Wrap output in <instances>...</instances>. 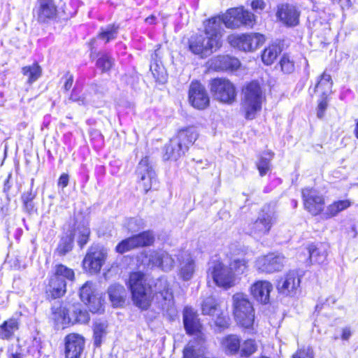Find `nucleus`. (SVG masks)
<instances>
[{
  "instance_id": "nucleus-13",
  "label": "nucleus",
  "mask_w": 358,
  "mask_h": 358,
  "mask_svg": "<svg viewBox=\"0 0 358 358\" xmlns=\"http://www.w3.org/2000/svg\"><path fill=\"white\" fill-rule=\"evenodd\" d=\"M303 206L312 215L320 214L324 208V197L317 190L313 188H305L302 190Z\"/></svg>"
},
{
  "instance_id": "nucleus-48",
  "label": "nucleus",
  "mask_w": 358,
  "mask_h": 358,
  "mask_svg": "<svg viewBox=\"0 0 358 358\" xmlns=\"http://www.w3.org/2000/svg\"><path fill=\"white\" fill-rule=\"evenodd\" d=\"M217 303L215 298L207 297L202 303V311L205 315H213L217 310Z\"/></svg>"
},
{
  "instance_id": "nucleus-41",
  "label": "nucleus",
  "mask_w": 358,
  "mask_h": 358,
  "mask_svg": "<svg viewBox=\"0 0 358 358\" xmlns=\"http://www.w3.org/2000/svg\"><path fill=\"white\" fill-rule=\"evenodd\" d=\"M133 236L136 241L137 248L150 245L155 241V236L150 231H143Z\"/></svg>"
},
{
  "instance_id": "nucleus-50",
  "label": "nucleus",
  "mask_w": 358,
  "mask_h": 358,
  "mask_svg": "<svg viewBox=\"0 0 358 358\" xmlns=\"http://www.w3.org/2000/svg\"><path fill=\"white\" fill-rule=\"evenodd\" d=\"M145 226V222L142 218L140 217H131L128 219L126 227L128 230L131 232L137 231L139 229L143 228Z\"/></svg>"
},
{
  "instance_id": "nucleus-40",
  "label": "nucleus",
  "mask_w": 358,
  "mask_h": 358,
  "mask_svg": "<svg viewBox=\"0 0 358 358\" xmlns=\"http://www.w3.org/2000/svg\"><path fill=\"white\" fill-rule=\"evenodd\" d=\"M308 250L310 262L321 264L326 259L327 252L324 250H321L315 245H311L308 247Z\"/></svg>"
},
{
  "instance_id": "nucleus-2",
  "label": "nucleus",
  "mask_w": 358,
  "mask_h": 358,
  "mask_svg": "<svg viewBox=\"0 0 358 358\" xmlns=\"http://www.w3.org/2000/svg\"><path fill=\"white\" fill-rule=\"evenodd\" d=\"M204 35L193 36L189 43V50L201 57L208 56L222 45L221 20L212 17L204 23Z\"/></svg>"
},
{
  "instance_id": "nucleus-23",
  "label": "nucleus",
  "mask_w": 358,
  "mask_h": 358,
  "mask_svg": "<svg viewBox=\"0 0 358 358\" xmlns=\"http://www.w3.org/2000/svg\"><path fill=\"white\" fill-rule=\"evenodd\" d=\"M81 300L90 306L91 311L96 312L101 305L100 299L96 294L94 285L91 282H85L80 290Z\"/></svg>"
},
{
  "instance_id": "nucleus-11",
  "label": "nucleus",
  "mask_w": 358,
  "mask_h": 358,
  "mask_svg": "<svg viewBox=\"0 0 358 358\" xmlns=\"http://www.w3.org/2000/svg\"><path fill=\"white\" fill-rule=\"evenodd\" d=\"M197 133L193 127L181 129L176 137L171 140L170 146L172 151L169 153L173 157H181L185 154L189 145L197 138Z\"/></svg>"
},
{
  "instance_id": "nucleus-21",
  "label": "nucleus",
  "mask_w": 358,
  "mask_h": 358,
  "mask_svg": "<svg viewBox=\"0 0 358 358\" xmlns=\"http://www.w3.org/2000/svg\"><path fill=\"white\" fill-rule=\"evenodd\" d=\"M149 265L160 268L164 271H171L175 264L173 257L166 251H152L148 255Z\"/></svg>"
},
{
  "instance_id": "nucleus-55",
  "label": "nucleus",
  "mask_w": 358,
  "mask_h": 358,
  "mask_svg": "<svg viewBox=\"0 0 358 358\" xmlns=\"http://www.w3.org/2000/svg\"><path fill=\"white\" fill-rule=\"evenodd\" d=\"M280 64L282 70L287 73H291L294 70V64L288 56H283Z\"/></svg>"
},
{
  "instance_id": "nucleus-64",
  "label": "nucleus",
  "mask_w": 358,
  "mask_h": 358,
  "mask_svg": "<svg viewBox=\"0 0 358 358\" xmlns=\"http://www.w3.org/2000/svg\"><path fill=\"white\" fill-rule=\"evenodd\" d=\"M355 136L358 138V119L356 120V126L354 130Z\"/></svg>"
},
{
  "instance_id": "nucleus-57",
  "label": "nucleus",
  "mask_w": 358,
  "mask_h": 358,
  "mask_svg": "<svg viewBox=\"0 0 358 358\" xmlns=\"http://www.w3.org/2000/svg\"><path fill=\"white\" fill-rule=\"evenodd\" d=\"M209 66L210 69L215 71H224V68H222V66H224L222 56H218L211 59Z\"/></svg>"
},
{
  "instance_id": "nucleus-15",
  "label": "nucleus",
  "mask_w": 358,
  "mask_h": 358,
  "mask_svg": "<svg viewBox=\"0 0 358 358\" xmlns=\"http://www.w3.org/2000/svg\"><path fill=\"white\" fill-rule=\"evenodd\" d=\"M285 263V258L280 254H268L259 257L255 262L256 268L262 273H273L280 271Z\"/></svg>"
},
{
  "instance_id": "nucleus-63",
  "label": "nucleus",
  "mask_w": 358,
  "mask_h": 358,
  "mask_svg": "<svg viewBox=\"0 0 358 358\" xmlns=\"http://www.w3.org/2000/svg\"><path fill=\"white\" fill-rule=\"evenodd\" d=\"M8 358H22V355L20 352L16 350L15 352H11Z\"/></svg>"
},
{
  "instance_id": "nucleus-49",
  "label": "nucleus",
  "mask_w": 358,
  "mask_h": 358,
  "mask_svg": "<svg viewBox=\"0 0 358 358\" xmlns=\"http://www.w3.org/2000/svg\"><path fill=\"white\" fill-rule=\"evenodd\" d=\"M222 61L224 71H234L240 66V62L237 58L230 57L229 55H223Z\"/></svg>"
},
{
  "instance_id": "nucleus-60",
  "label": "nucleus",
  "mask_w": 358,
  "mask_h": 358,
  "mask_svg": "<svg viewBox=\"0 0 358 358\" xmlns=\"http://www.w3.org/2000/svg\"><path fill=\"white\" fill-rule=\"evenodd\" d=\"M215 324L220 328H226L228 327V320L224 316H219L215 320Z\"/></svg>"
},
{
  "instance_id": "nucleus-36",
  "label": "nucleus",
  "mask_w": 358,
  "mask_h": 358,
  "mask_svg": "<svg viewBox=\"0 0 358 358\" xmlns=\"http://www.w3.org/2000/svg\"><path fill=\"white\" fill-rule=\"evenodd\" d=\"M108 324L105 321H97L94 325V345L100 346L102 342V338L107 334Z\"/></svg>"
},
{
  "instance_id": "nucleus-12",
  "label": "nucleus",
  "mask_w": 358,
  "mask_h": 358,
  "mask_svg": "<svg viewBox=\"0 0 358 358\" xmlns=\"http://www.w3.org/2000/svg\"><path fill=\"white\" fill-rule=\"evenodd\" d=\"M208 278L221 287L229 288L234 285L235 276L231 269L221 262H213L208 271Z\"/></svg>"
},
{
  "instance_id": "nucleus-45",
  "label": "nucleus",
  "mask_w": 358,
  "mask_h": 358,
  "mask_svg": "<svg viewBox=\"0 0 358 358\" xmlns=\"http://www.w3.org/2000/svg\"><path fill=\"white\" fill-rule=\"evenodd\" d=\"M117 27L115 25H109L104 29H102L101 32L99 34V38L105 41V43L109 42L110 40L115 38L117 35Z\"/></svg>"
},
{
  "instance_id": "nucleus-24",
  "label": "nucleus",
  "mask_w": 358,
  "mask_h": 358,
  "mask_svg": "<svg viewBox=\"0 0 358 358\" xmlns=\"http://www.w3.org/2000/svg\"><path fill=\"white\" fill-rule=\"evenodd\" d=\"M273 289L272 284L267 280H259L255 282L250 288L253 297L262 303L269 302L270 293Z\"/></svg>"
},
{
  "instance_id": "nucleus-62",
  "label": "nucleus",
  "mask_w": 358,
  "mask_h": 358,
  "mask_svg": "<svg viewBox=\"0 0 358 358\" xmlns=\"http://www.w3.org/2000/svg\"><path fill=\"white\" fill-rule=\"evenodd\" d=\"M73 80L72 76L70 75L66 77V81L64 83V89L66 90H69L71 87L73 85Z\"/></svg>"
},
{
  "instance_id": "nucleus-6",
  "label": "nucleus",
  "mask_w": 358,
  "mask_h": 358,
  "mask_svg": "<svg viewBox=\"0 0 358 358\" xmlns=\"http://www.w3.org/2000/svg\"><path fill=\"white\" fill-rule=\"evenodd\" d=\"M74 277L73 270L63 264L57 265L54 274L50 278L47 293L53 299L62 296L66 291V280L73 281Z\"/></svg>"
},
{
  "instance_id": "nucleus-18",
  "label": "nucleus",
  "mask_w": 358,
  "mask_h": 358,
  "mask_svg": "<svg viewBox=\"0 0 358 358\" xmlns=\"http://www.w3.org/2000/svg\"><path fill=\"white\" fill-rule=\"evenodd\" d=\"M85 347L84 338L78 334H70L65 337L66 358H80Z\"/></svg>"
},
{
  "instance_id": "nucleus-35",
  "label": "nucleus",
  "mask_w": 358,
  "mask_h": 358,
  "mask_svg": "<svg viewBox=\"0 0 358 358\" xmlns=\"http://www.w3.org/2000/svg\"><path fill=\"white\" fill-rule=\"evenodd\" d=\"M22 73L27 78L29 83L31 84L41 76V68L38 64H33L22 68Z\"/></svg>"
},
{
  "instance_id": "nucleus-1",
  "label": "nucleus",
  "mask_w": 358,
  "mask_h": 358,
  "mask_svg": "<svg viewBox=\"0 0 358 358\" xmlns=\"http://www.w3.org/2000/svg\"><path fill=\"white\" fill-rule=\"evenodd\" d=\"M132 300L138 308L146 310L151 305L155 295L159 307L169 315L176 313L175 301L172 289L166 279L161 278L156 280L153 287L131 292Z\"/></svg>"
},
{
  "instance_id": "nucleus-26",
  "label": "nucleus",
  "mask_w": 358,
  "mask_h": 358,
  "mask_svg": "<svg viewBox=\"0 0 358 358\" xmlns=\"http://www.w3.org/2000/svg\"><path fill=\"white\" fill-rule=\"evenodd\" d=\"M220 347L227 355H238L241 348V338L236 334L227 335L221 339Z\"/></svg>"
},
{
  "instance_id": "nucleus-39",
  "label": "nucleus",
  "mask_w": 358,
  "mask_h": 358,
  "mask_svg": "<svg viewBox=\"0 0 358 358\" xmlns=\"http://www.w3.org/2000/svg\"><path fill=\"white\" fill-rule=\"evenodd\" d=\"M73 238L71 236H63L55 250V254L58 256H64L73 248Z\"/></svg>"
},
{
  "instance_id": "nucleus-28",
  "label": "nucleus",
  "mask_w": 358,
  "mask_h": 358,
  "mask_svg": "<svg viewBox=\"0 0 358 358\" xmlns=\"http://www.w3.org/2000/svg\"><path fill=\"white\" fill-rule=\"evenodd\" d=\"M194 271V260L189 255H187L180 264L178 275L183 280L187 281L192 279Z\"/></svg>"
},
{
  "instance_id": "nucleus-27",
  "label": "nucleus",
  "mask_w": 358,
  "mask_h": 358,
  "mask_svg": "<svg viewBox=\"0 0 358 358\" xmlns=\"http://www.w3.org/2000/svg\"><path fill=\"white\" fill-rule=\"evenodd\" d=\"M352 203L350 200H339L334 201L332 203L327 206L325 210L322 213V217L329 219L338 215L339 213L348 208Z\"/></svg>"
},
{
  "instance_id": "nucleus-4",
  "label": "nucleus",
  "mask_w": 358,
  "mask_h": 358,
  "mask_svg": "<svg viewBox=\"0 0 358 358\" xmlns=\"http://www.w3.org/2000/svg\"><path fill=\"white\" fill-rule=\"evenodd\" d=\"M232 307L236 322L246 329L252 327L255 320L254 308L247 295L243 293L234 294Z\"/></svg>"
},
{
  "instance_id": "nucleus-56",
  "label": "nucleus",
  "mask_w": 358,
  "mask_h": 358,
  "mask_svg": "<svg viewBox=\"0 0 358 358\" xmlns=\"http://www.w3.org/2000/svg\"><path fill=\"white\" fill-rule=\"evenodd\" d=\"M327 96H322L321 99L319 101L317 112V115L319 118L323 117L324 112L327 108Z\"/></svg>"
},
{
  "instance_id": "nucleus-54",
  "label": "nucleus",
  "mask_w": 358,
  "mask_h": 358,
  "mask_svg": "<svg viewBox=\"0 0 358 358\" xmlns=\"http://www.w3.org/2000/svg\"><path fill=\"white\" fill-rule=\"evenodd\" d=\"M70 99L73 101L77 102L80 105H86L89 103V100L86 96H80V92L78 89H73Z\"/></svg>"
},
{
  "instance_id": "nucleus-59",
  "label": "nucleus",
  "mask_w": 358,
  "mask_h": 358,
  "mask_svg": "<svg viewBox=\"0 0 358 358\" xmlns=\"http://www.w3.org/2000/svg\"><path fill=\"white\" fill-rule=\"evenodd\" d=\"M69 181V175L66 173H63L61 175V176L59 178L58 186L62 187V189H64V187H66L68 185Z\"/></svg>"
},
{
  "instance_id": "nucleus-43",
  "label": "nucleus",
  "mask_w": 358,
  "mask_h": 358,
  "mask_svg": "<svg viewBox=\"0 0 358 358\" xmlns=\"http://www.w3.org/2000/svg\"><path fill=\"white\" fill-rule=\"evenodd\" d=\"M134 236L122 241L115 248L117 252L123 254L137 248Z\"/></svg>"
},
{
  "instance_id": "nucleus-17",
  "label": "nucleus",
  "mask_w": 358,
  "mask_h": 358,
  "mask_svg": "<svg viewBox=\"0 0 358 358\" xmlns=\"http://www.w3.org/2000/svg\"><path fill=\"white\" fill-rule=\"evenodd\" d=\"M301 282L298 273L294 271L288 272L278 282L277 289L280 293L285 296L296 294Z\"/></svg>"
},
{
  "instance_id": "nucleus-19",
  "label": "nucleus",
  "mask_w": 358,
  "mask_h": 358,
  "mask_svg": "<svg viewBox=\"0 0 358 358\" xmlns=\"http://www.w3.org/2000/svg\"><path fill=\"white\" fill-rule=\"evenodd\" d=\"M183 323L187 334L196 335V339H199L200 336L203 338L201 334L202 325L198 318L197 313L194 310L189 307H186L183 310Z\"/></svg>"
},
{
  "instance_id": "nucleus-25",
  "label": "nucleus",
  "mask_w": 358,
  "mask_h": 358,
  "mask_svg": "<svg viewBox=\"0 0 358 358\" xmlns=\"http://www.w3.org/2000/svg\"><path fill=\"white\" fill-rule=\"evenodd\" d=\"M204 343L205 339L201 336L190 341L183 350V358H202L206 350Z\"/></svg>"
},
{
  "instance_id": "nucleus-14",
  "label": "nucleus",
  "mask_w": 358,
  "mask_h": 358,
  "mask_svg": "<svg viewBox=\"0 0 358 358\" xmlns=\"http://www.w3.org/2000/svg\"><path fill=\"white\" fill-rule=\"evenodd\" d=\"M188 98L191 106L198 110H203L210 104V96L206 88L198 81L191 83Z\"/></svg>"
},
{
  "instance_id": "nucleus-33",
  "label": "nucleus",
  "mask_w": 358,
  "mask_h": 358,
  "mask_svg": "<svg viewBox=\"0 0 358 358\" xmlns=\"http://www.w3.org/2000/svg\"><path fill=\"white\" fill-rule=\"evenodd\" d=\"M332 80L330 75L322 73L314 87V92H320L322 96H328L331 92Z\"/></svg>"
},
{
  "instance_id": "nucleus-10",
  "label": "nucleus",
  "mask_w": 358,
  "mask_h": 358,
  "mask_svg": "<svg viewBox=\"0 0 358 358\" xmlns=\"http://www.w3.org/2000/svg\"><path fill=\"white\" fill-rule=\"evenodd\" d=\"M230 45L245 52H253L265 41L264 35L259 33H248L231 35L228 37Z\"/></svg>"
},
{
  "instance_id": "nucleus-8",
  "label": "nucleus",
  "mask_w": 358,
  "mask_h": 358,
  "mask_svg": "<svg viewBox=\"0 0 358 358\" xmlns=\"http://www.w3.org/2000/svg\"><path fill=\"white\" fill-rule=\"evenodd\" d=\"M209 87L213 97L220 102L230 104L236 100V87L228 79L214 78L210 81Z\"/></svg>"
},
{
  "instance_id": "nucleus-32",
  "label": "nucleus",
  "mask_w": 358,
  "mask_h": 358,
  "mask_svg": "<svg viewBox=\"0 0 358 358\" xmlns=\"http://www.w3.org/2000/svg\"><path fill=\"white\" fill-rule=\"evenodd\" d=\"M108 292L113 306H119L124 303L125 289L122 285L119 284L113 285L108 288Z\"/></svg>"
},
{
  "instance_id": "nucleus-52",
  "label": "nucleus",
  "mask_w": 358,
  "mask_h": 358,
  "mask_svg": "<svg viewBox=\"0 0 358 358\" xmlns=\"http://www.w3.org/2000/svg\"><path fill=\"white\" fill-rule=\"evenodd\" d=\"M256 165L261 176H264L271 170V166L268 158H259Z\"/></svg>"
},
{
  "instance_id": "nucleus-61",
  "label": "nucleus",
  "mask_w": 358,
  "mask_h": 358,
  "mask_svg": "<svg viewBox=\"0 0 358 358\" xmlns=\"http://www.w3.org/2000/svg\"><path fill=\"white\" fill-rule=\"evenodd\" d=\"M351 336V331L349 328L345 327L342 330L341 338L344 341H347Z\"/></svg>"
},
{
  "instance_id": "nucleus-46",
  "label": "nucleus",
  "mask_w": 358,
  "mask_h": 358,
  "mask_svg": "<svg viewBox=\"0 0 358 358\" xmlns=\"http://www.w3.org/2000/svg\"><path fill=\"white\" fill-rule=\"evenodd\" d=\"M150 71L155 80L159 83H163L166 80V71L162 65L157 63L151 64Z\"/></svg>"
},
{
  "instance_id": "nucleus-47",
  "label": "nucleus",
  "mask_w": 358,
  "mask_h": 358,
  "mask_svg": "<svg viewBox=\"0 0 358 358\" xmlns=\"http://www.w3.org/2000/svg\"><path fill=\"white\" fill-rule=\"evenodd\" d=\"M231 271L234 270L237 274L243 273L248 268V261L243 259H234L230 263Z\"/></svg>"
},
{
  "instance_id": "nucleus-58",
  "label": "nucleus",
  "mask_w": 358,
  "mask_h": 358,
  "mask_svg": "<svg viewBox=\"0 0 358 358\" xmlns=\"http://www.w3.org/2000/svg\"><path fill=\"white\" fill-rule=\"evenodd\" d=\"M252 8L256 12H260L265 8L266 3L263 0H254L251 3Z\"/></svg>"
},
{
  "instance_id": "nucleus-31",
  "label": "nucleus",
  "mask_w": 358,
  "mask_h": 358,
  "mask_svg": "<svg viewBox=\"0 0 358 358\" xmlns=\"http://www.w3.org/2000/svg\"><path fill=\"white\" fill-rule=\"evenodd\" d=\"M52 313L53 319L57 324L62 325L71 324V307L67 308L63 306H53Z\"/></svg>"
},
{
  "instance_id": "nucleus-38",
  "label": "nucleus",
  "mask_w": 358,
  "mask_h": 358,
  "mask_svg": "<svg viewBox=\"0 0 358 358\" xmlns=\"http://www.w3.org/2000/svg\"><path fill=\"white\" fill-rule=\"evenodd\" d=\"M257 350V342L253 339H247L242 343L238 354L241 357H249Z\"/></svg>"
},
{
  "instance_id": "nucleus-30",
  "label": "nucleus",
  "mask_w": 358,
  "mask_h": 358,
  "mask_svg": "<svg viewBox=\"0 0 358 358\" xmlns=\"http://www.w3.org/2000/svg\"><path fill=\"white\" fill-rule=\"evenodd\" d=\"M149 286L151 285L147 282V278L142 272L137 271L130 274L129 287L131 292L137 291Z\"/></svg>"
},
{
  "instance_id": "nucleus-51",
  "label": "nucleus",
  "mask_w": 358,
  "mask_h": 358,
  "mask_svg": "<svg viewBox=\"0 0 358 358\" xmlns=\"http://www.w3.org/2000/svg\"><path fill=\"white\" fill-rule=\"evenodd\" d=\"M113 65V59L108 55H102L96 62V66L102 71H108Z\"/></svg>"
},
{
  "instance_id": "nucleus-42",
  "label": "nucleus",
  "mask_w": 358,
  "mask_h": 358,
  "mask_svg": "<svg viewBox=\"0 0 358 358\" xmlns=\"http://www.w3.org/2000/svg\"><path fill=\"white\" fill-rule=\"evenodd\" d=\"M90 230L88 226L83 224L78 226L75 231V235L77 236V241L78 245L83 248L89 241Z\"/></svg>"
},
{
  "instance_id": "nucleus-20",
  "label": "nucleus",
  "mask_w": 358,
  "mask_h": 358,
  "mask_svg": "<svg viewBox=\"0 0 358 358\" xmlns=\"http://www.w3.org/2000/svg\"><path fill=\"white\" fill-rule=\"evenodd\" d=\"M276 16L286 26L294 27L299 24L300 12L293 5L281 4L278 6Z\"/></svg>"
},
{
  "instance_id": "nucleus-3",
  "label": "nucleus",
  "mask_w": 358,
  "mask_h": 358,
  "mask_svg": "<svg viewBox=\"0 0 358 358\" xmlns=\"http://www.w3.org/2000/svg\"><path fill=\"white\" fill-rule=\"evenodd\" d=\"M264 96L257 82L252 81L243 89L241 111L247 120H253L262 110Z\"/></svg>"
},
{
  "instance_id": "nucleus-44",
  "label": "nucleus",
  "mask_w": 358,
  "mask_h": 358,
  "mask_svg": "<svg viewBox=\"0 0 358 358\" xmlns=\"http://www.w3.org/2000/svg\"><path fill=\"white\" fill-rule=\"evenodd\" d=\"M134 236L122 241L115 248L117 252L123 254L137 248Z\"/></svg>"
},
{
  "instance_id": "nucleus-53",
  "label": "nucleus",
  "mask_w": 358,
  "mask_h": 358,
  "mask_svg": "<svg viewBox=\"0 0 358 358\" xmlns=\"http://www.w3.org/2000/svg\"><path fill=\"white\" fill-rule=\"evenodd\" d=\"M314 357L313 349L310 346L298 350L292 355V358H314Z\"/></svg>"
},
{
  "instance_id": "nucleus-5",
  "label": "nucleus",
  "mask_w": 358,
  "mask_h": 358,
  "mask_svg": "<svg viewBox=\"0 0 358 358\" xmlns=\"http://www.w3.org/2000/svg\"><path fill=\"white\" fill-rule=\"evenodd\" d=\"M276 220V214L270 206H265L257 218L248 224L247 233L256 238L267 235Z\"/></svg>"
},
{
  "instance_id": "nucleus-7",
  "label": "nucleus",
  "mask_w": 358,
  "mask_h": 358,
  "mask_svg": "<svg viewBox=\"0 0 358 358\" xmlns=\"http://www.w3.org/2000/svg\"><path fill=\"white\" fill-rule=\"evenodd\" d=\"M217 17L221 20V31L223 24L230 29L238 28L241 26L252 27L256 21L255 15L243 7L229 9L222 17Z\"/></svg>"
},
{
  "instance_id": "nucleus-29",
  "label": "nucleus",
  "mask_w": 358,
  "mask_h": 358,
  "mask_svg": "<svg viewBox=\"0 0 358 358\" xmlns=\"http://www.w3.org/2000/svg\"><path fill=\"white\" fill-rule=\"evenodd\" d=\"M19 329V324L16 319H9L0 325V338L3 340L11 339Z\"/></svg>"
},
{
  "instance_id": "nucleus-16",
  "label": "nucleus",
  "mask_w": 358,
  "mask_h": 358,
  "mask_svg": "<svg viewBox=\"0 0 358 358\" xmlns=\"http://www.w3.org/2000/svg\"><path fill=\"white\" fill-rule=\"evenodd\" d=\"M136 173L145 192H148L157 182L155 172L150 165L148 158L141 159L137 166Z\"/></svg>"
},
{
  "instance_id": "nucleus-37",
  "label": "nucleus",
  "mask_w": 358,
  "mask_h": 358,
  "mask_svg": "<svg viewBox=\"0 0 358 358\" xmlns=\"http://www.w3.org/2000/svg\"><path fill=\"white\" fill-rule=\"evenodd\" d=\"M280 52V48L277 45H271L264 49L262 59L266 65H271L276 59Z\"/></svg>"
},
{
  "instance_id": "nucleus-34",
  "label": "nucleus",
  "mask_w": 358,
  "mask_h": 358,
  "mask_svg": "<svg viewBox=\"0 0 358 358\" xmlns=\"http://www.w3.org/2000/svg\"><path fill=\"white\" fill-rule=\"evenodd\" d=\"M90 320L89 313L80 308L79 305L71 306V324L87 323Z\"/></svg>"
},
{
  "instance_id": "nucleus-22",
  "label": "nucleus",
  "mask_w": 358,
  "mask_h": 358,
  "mask_svg": "<svg viewBox=\"0 0 358 358\" xmlns=\"http://www.w3.org/2000/svg\"><path fill=\"white\" fill-rule=\"evenodd\" d=\"M34 13L38 22H45L53 19L57 13L55 0H37Z\"/></svg>"
},
{
  "instance_id": "nucleus-9",
  "label": "nucleus",
  "mask_w": 358,
  "mask_h": 358,
  "mask_svg": "<svg viewBox=\"0 0 358 358\" xmlns=\"http://www.w3.org/2000/svg\"><path fill=\"white\" fill-rule=\"evenodd\" d=\"M108 255V250L102 245H92L83 261V268L91 274L98 273L104 264Z\"/></svg>"
}]
</instances>
